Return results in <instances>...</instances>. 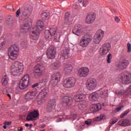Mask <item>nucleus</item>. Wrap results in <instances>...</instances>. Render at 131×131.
Masks as SVG:
<instances>
[{"label": "nucleus", "instance_id": "1", "mask_svg": "<svg viewBox=\"0 0 131 131\" xmlns=\"http://www.w3.org/2000/svg\"><path fill=\"white\" fill-rule=\"evenodd\" d=\"M32 11V7L28 4H26L21 6V8H19L18 10L16 11V17H17V18L20 17L21 20H26V19H28V18L31 16Z\"/></svg>", "mask_w": 131, "mask_h": 131}, {"label": "nucleus", "instance_id": "2", "mask_svg": "<svg viewBox=\"0 0 131 131\" xmlns=\"http://www.w3.org/2000/svg\"><path fill=\"white\" fill-rule=\"evenodd\" d=\"M45 28V24L41 20L37 21L36 26L33 28L31 32L30 38L32 40H37L39 37L40 31H41Z\"/></svg>", "mask_w": 131, "mask_h": 131}, {"label": "nucleus", "instance_id": "3", "mask_svg": "<svg viewBox=\"0 0 131 131\" xmlns=\"http://www.w3.org/2000/svg\"><path fill=\"white\" fill-rule=\"evenodd\" d=\"M34 75L35 78H39L42 76V74L45 73L46 69L43 65L38 63L34 67L33 69Z\"/></svg>", "mask_w": 131, "mask_h": 131}, {"label": "nucleus", "instance_id": "4", "mask_svg": "<svg viewBox=\"0 0 131 131\" xmlns=\"http://www.w3.org/2000/svg\"><path fill=\"white\" fill-rule=\"evenodd\" d=\"M19 52V47L17 45H12L8 50V55L11 60H16L18 55L17 52Z\"/></svg>", "mask_w": 131, "mask_h": 131}, {"label": "nucleus", "instance_id": "5", "mask_svg": "<svg viewBox=\"0 0 131 131\" xmlns=\"http://www.w3.org/2000/svg\"><path fill=\"white\" fill-rule=\"evenodd\" d=\"M29 75H25L24 77L20 80L19 83V88L20 90H24L30 85V82H29Z\"/></svg>", "mask_w": 131, "mask_h": 131}, {"label": "nucleus", "instance_id": "6", "mask_svg": "<svg viewBox=\"0 0 131 131\" xmlns=\"http://www.w3.org/2000/svg\"><path fill=\"white\" fill-rule=\"evenodd\" d=\"M120 81L122 82L123 84H128L131 83V74L125 71L121 74Z\"/></svg>", "mask_w": 131, "mask_h": 131}, {"label": "nucleus", "instance_id": "7", "mask_svg": "<svg viewBox=\"0 0 131 131\" xmlns=\"http://www.w3.org/2000/svg\"><path fill=\"white\" fill-rule=\"evenodd\" d=\"M61 104L63 107H70L73 104V98L71 96H63L61 100Z\"/></svg>", "mask_w": 131, "mask_h": 131}, {"label": "nucleus", "instance_id": "8", "mask_svg": "<svg viewBox=\"0 0 131 131\" xmlns=\"http://www.w3.org/2000/svg\"><path fill=\"white\" fill-rule=\"evenodd\" d=\"M92 39L93 37H92V35L89 34H86L82 37L80 42V46L85 48V47H87L89 45V43L92 41Z\"/></svg>", "mask_w": 131, "mask_h": 131}, {"label": "nucleus", "instance_id": "9", "mask_svg": "<svg viewBox=\"0 0 131 131\" xmlns=\"http://www.w3.org/2000/svg\"><path fill=\"white\" fill-rule=\"evenodd\" d=\"M128 64H129L128 60H126L124 56H122L120 58V61L119 63H117L116 66L117 67V68H118L119 70H124V69H125V68L128 66Z\"/></svg>", "mask_w": 131, "mask_h": 131}, {"label": "nucleus", "instance_id": "10", "mask_svg": "<svg viewBox=\"0 0 131 131\" xmlns=\"http://www.w3.org/2000/svg\"><path fill=\"white\" fill-rule=\"evenodd\" d=\"M76 83V79L73 77H69L66 78L63 82V85L64 88L70 89V88H73Z\"/></svg>", "mask_w": 131, "mask_h": 131}, {"label": "nucleus", "instance_id": "11", "mask_svg": "<svg viewBox=\"0 0 131 131\" xmlns=\"http://www.w3.org/2000/svg\"><path fill=\"white\" fill-rule=\"evenodd\" d=\"M11 72L12 75H17V74H21L23 72V67L17 64H12L11 69Z\"/></svg>", "mask_w": 131, "mask_h": 131}, {"label": "nucleus", "instance_id": "12", "mask_svg": "<svg viewBox=\"0 0 131 131\" xmlns=\"http://www.w3.org/2000/svg\"><path fill=\"white\" fill-rule=\"evenodd\" d=\"M60 78H61V74L59 72L55 73L51 76L50 84L53 86H56L60 81Z\"/></svg>", "mask_w": 131, "mask_h": 131}, {"label": "nucleus", "instance_id": "13", "mask_svg": "<svg viewBox=\"0 0 131 131\" xmlns=\"http://www.w3.org/2000/svg\"><path fill=\"white\" fill-rule=\"evenodd\" d=\"M103 37L104 31L101 29L98 30L94 37V42L95 43H99Z\"/></svg>", "mask_w": 131, "mask_h": 131}, {"label": "nucleus", "instance_id": "14", "mask_svg": "<svg viewBox=\"0 0 131 131\" xmlns=\"http://www.w3.org/2000/svg\"><path fill=\"white\" fill-rule=\"evenodd\" d=\"M49 30L50 33L52 36L54 37V41L59 42H60V37H61V34L60 33L57 32V29L52 28Z\"/></svg>", "mask_w": 131, "mask_h": 131}, {"label": "nucleus", "instance_id": "15", "mask_svg": "<svg viewBox=\"0 0 131 131\" xmlns=\"http://www.w3.org/2000/svg\"><path fill=\"white\" fill-rule=\"evenodd\" d=\"M36 95H37V90L28 92L25 95V100H26V101H31V100H33V99H34Z\"/></svg>", "mask_w": 131, "mask_h": 131}, {"label": "nucleus", "instance_id": "16", "mask_svg": "<svg viewBox=\"0 0 131 131\" xmlns=\"http://www.w3.org/2000/svg\"><path fill=\"white\" fill-rule=\"evenodd\" d=\"M89 91H94L97 88V80L95 78H90L88 80V83L86 85Z\"/></svg>", "mask_w": 131, "mask_h": 131}, {"label": "nucleus", "instance_id": "17", "mask_svg": "<svg viewBox=\"0 0 131 131\" xmlns=\"http://www.w3.org/2000/svg\"><path fill=\"white\" fill-rule=\"evenodd\" d=\"M46 55L49 59H55L56 50L52 46L49 47L47 51Z\"/></svg>", "mask_w": 131, "mask_h": 131}, {"label": "nucleus", "instance_id": "18", "mask_svg": "<svg viewBox=\"0 0 131 131\" xmlns=\"http://www.w3.org/2000/svg\"><path fill=\"white\" fill-rule=\"evenodd\" d=\"M101 49V55L103 56L104 55H106L108 54L109 52V51L111 50V44L110 43H106L103 44L101 48H100Z\"/></svg>", "mask_w": 131, "mask_h": 131}, {"label": "nucleus", "instance_id": "19", "mask_svg": "<svg viewBox=\"0 0 131 131\" xmlns=\"http://www.w3.org/2000/svg\"><path fill=\"white\" fill-rule=\"evenodd\" d=\"M39 116V114L38 111H34L33 112H30L27 116L26 118L27 121H31L34 119V118H37Z\"/></svg>", "mask_w": 131, "mask_h": 131}, {"label": "nucleus", "instance_id": "20", "mask_svg": "<svg viewBox=\"0 0 131 131\" xmlns=\"http://www.w3.org/2000/svg\"><path fill=\"white\" fill-rule=\"evenodd\" d=\"M56 107V100L55 99H51L46 107L47 112H51Z\"/></svg>", "mask_w": 131, "mask_h": 131}, {"label": "nucleus", "instance_id": "21", "mask_svg": "<svg viewBox=\"0 0 131 131\" xmlns=\"http://www.w3.org/2000/svg\"><path fill=\"white\" fill-rule=\"evenodd\" d=\"M31 28V25H30V23H24L20 27V32L22 33H26L28 32Z\"/></svg>", "mask_w": 131, "mask_h": 131}, {"label": "nucleus", "instance_id": "22", "mask_svg": "<svg viewBox=\"0 0 131 131\" xmlns=\"http://www.w3.org/2000/svg\"><path fill=\"white\" fill-rule=\"evenodd\" d=\"M89 72H90V70L89 68L85 67L79 69L78 74L80 77H86L88 76V75H89Z\"/></svg>", "mask_w": 131, "mask_h": 131}, {"label": "nucleus", "instance_id": "23", "mask_svg": "<svg viewBox=\"0 0 131 131\" xmlns=\"http://www.w3.org/2000/svg\"><path fill=\"white\" fill-rule=\"evenodd\" d=\"M72 21H73V17L70 15L69 12H67L64 15V24L67 25H70L72 24Z\"/></svg>", "mask_w": 131, "mask_h": 131}, {"label": "nucleus", "instance_id": "24", "mask_svg": "<svg viewBox=\"0 0 131 131\" xmlns=\"http://www.w3.org/2000/svg\"><path fill=\"white\" fill-rule=\"evenodd\" d=\"M82 29V26L80 24L76 25L73 29V33L79 36L80 35V33L81 32V29Z\"/></svg>", "mask_w": 131, "mask_h": 131}, {"label": "nucleus", "instance_id": "25", "mask_svg": "<svg viewBox=\"0 0 131 131\" xmlns=\"http://www.w3.org/2000/svg\"><path fill=\"white\" fill-rule=\"evenodd\" d=\"M96 17L94 13H89L88 14L85 21L87 24H92L95 21Z\"/></svg>", "mask_w": 131, "mask_h": 131}, {"label": "nucleus", "instance_id": "26", "mask_svg": "<svg viewBox=\"0 0 131 131\" xmlns=\"http://www.w3.org/2000/svg\"><path fill=\"white\" fill-rule=\"evenodd\" d=\"M116 95L121 96V95H130L131 94V85L126 90H121L120 91L117 90L116 91Z\"/></svg>", "mask_w": 131, "mask_h": 131}, {"label": "nucleus", "instance_id": "27", "mask_svg": "<svg viewBox=\"0 0 131 131\" xmlns=\"http://www.w3.org/2000/svg\"><path fill=\"white\" fill-rule=\"evenodd\" d=\"M85 98V95L84 94H77L74 97L75 102H82Z\"/></svg>", "mask_w": 131, "mask_h": 131}, {"label": "nucleus", "instance_id": "28", "mask_svg": "<svg viewBox=\"0 0 131 131\" xmlns=\"http://www.w3.org/2000/svg\"><path fill=\"white\" fill-rule=\"evenodd\" d=\"M118 123L120 126H128V125H130L131 123L129 120L125 119L119 121Z\"/></svg>", "mask_w": 131, "mask_h": 131}, {"label": "nucleus", "instance_id": "29", "mask_svg": "<svg viewBox=\"0 0 131 131\" xmlns=\"http://www.w3.org/2000/svg\"><path fill=\"white\" fill-rule=\"evenodd\" d=\"M61 55L64 59H68V58H70V50L68 48L63 50Z\"/></svg>", "mask_w": 131, "mask_h": 131}, {"label": "nucleus", "instance_id": "30", "mask_svg": "<svg viewBox=\"0 0 131 131\" xmlns=\"http://www.w3.org/2000/svg\"><path fill=\"white\" fill-rule=\"evenodd\" d=\"M99 98V95L96 92L92 93L89 96L90 101H97Z\"/></svg>", "mask_w": 131, "mask_h": 131}, {"label": "nucleus", "instance_id": "31", "mask_svg": "<svg viewBox=\"0 0 131 131\" xmlns=\"http://www.w3.org/2000/svg\"><path fill=\"white\" fill-rule=\"evenodd\" d=\"M100 105L94 104L91 105L90 111L91 112H97L100 109Z\"/></svg>", "mask_w": 131, "mask_h": 131}, {"label": "nucleus", "instance_id": "32", "mask_svg": "<svg viewBox=\"0 0 131 131\" xmlns=\"http://www.w3.org/2000/svg\"><path fill=\"white\" fill-rule=\"evenodd\" d=\"M100 97L102 99H105L108 97V90H102L99 94Z\"/></svg>", "mask_w": 131, "mask_h": 131}, {"label": "nucleus", "instance_id": "33", "mask_svg": "<svg viewBox=\"0 0 131 131\" xmlns=\"http://www.w3.org/2000/svg\"><path fill=\"white\" fill-rule=\"evenodd\" d=\"M1 82L2 83V85L4 86H6L8 84V83L9 82V77H8V76L5 75L3 78L1 80Z\"/></svg>", "mask_w": 131, "mask_h": 131}, {"label": "nucleus", "instance_id": "34", "mask_svg": "<svg viewBox=\"0 0 131 131\" xmlns=\"http://www.w3.org/2000/svg\"><path fill=\"white\" fill-rule=\"evenodd\" d=\"M72 69H73L72 66L71 65H68L65 67L64 71L67 74H70V73L72 72Z\"/></svg>", "mask_w": 131, "mask_h": 131}, {"label": "nucleus", "instance_id": "35", "mask_svg": "<svg viewBox=\"0 0 131 131\" xmlns=\"http://www.w3.org/2000/svg\"><path fill=\"white\" fill-rule=\"evenodd\" d=\"M61 66V63L59 61H56L55 62L52 63L51 64V67L54 69V70H56L58 69V68H60V67Z\"/></svg>", "mask_w": 131, "mask_h": 131}, {"label": "nucleus", "instance_id": "36", "mask_svg": "<svg viewBox=\"0 0 131 131\" xmlns=\"http://www.w3.org/2000/svg\"><path fill=\"white\" fill-rule=\"evenodd\" d=\"M47 84V82L45 81V80H43L41 81L40 83H36L35 84H34L32 86V88H36V86H38V85H40L42 87L45 86Z\"/></svg>", "mask_w": 131, "mask_h": 131}, {"label": "nucleus", "instance_id": "37", "mask_svg": "<svg viewBox=\"0 0 131 131\" xmlns=\"http://www.w3.org/2000/svg\"><path fill=\"white\" fill-rule=\"evenodd\" d=\"M45 36L46 39H50L52 38V36H53L51 35L49 30H45Z\"/></svg>", "mask_w": 131, "mask_h": 131}, {"label": "nucleus", "instance_id": "38", "mask_svg": "<svg viewBox=\"0 0 131 131\" xmlns=\"http://www.w3.org/2000/svg\"><path fill=\"white\" fill-rule=\"evenodd\" d=\"M49 16H50V13L49 12L42 13L40 15V17L42 20H46Z\"/></svg>", "mask_w": 131, "mask_h": 131}, {"label": "nucleus", "instance_id": "39", "mask_svg": "<svg viewBox=\"0 0 131 131\" xmlns=\"http://www.w3.org/2000/svg\"><path fill=\"white\" fill-rule=\"evenodd\" d=\"M5 45H6V39H5V38H0V50L4 48Z\"/></svg>", "mask_w": 131, "mask_h": 131}, {"label": "nucleus", "instance_id": "40", "mask_svg": "<svg viewBox=\"0 0 131 131\" xmlns=\"http://www.w3.org/2000/svg\"><path fill=\"white\" fill-rule=\"evenodd\" d=\"M105 118H106L105 115H101L99 117H98L95 119V121H101V120H103V119H105Z\"/></svg>", "mask_w": 131, "mask_h": 131}, {"label": "nucleus", "instance_id": "41", "mask_svg": "<svg viewBox=\"0 0 131 131\" xmlns=\"http://www.w3.org/2000/svg\"><path fill=\"white\" fill-rule=\"evenodd\" d=\"M46 96L45 94H43V93L40 92L39 94L37 95V98L38 100H42V99H45L46 98Z\"/></svg>", "mask_w": 131, "mask_h": 131}, {"label": "nucleus", "instance_id": "42", "mask_svg": "<svg viewBox=\"0 0 131 131\" xmlns=\"http://www.w3.org/2000/svg\"><path fill=\"white\" fill-rule=\"evenodd\" d=\"M6 22L7 24H13V18L11 16L7 18L6 20Z\"/></svg>", "mask_w": 131, "mask_h": 131}, {"label": "nucleus", "instance_id": "43", "mask_svg": "<svg viewBox=\"0 0 131 131\" xmlns=\"http://www.w3.org/2000/svg\"><path fill=\"white\" fill-rule=\"evenodd\" d=\"M112 59V54L111 53H109L107 55V63L110 64L111 63V60Z\"/></svg>", "mask_w": 131, "mask_h": 131}, {"label": "nucleus", "instance_id": "44", "mask_svg": "<svg viewBox=\"0 0 131 131\" xmlns=\"http://www.w3.org/2000/svg\"><path fill=\"white\" fill-rule=\"evenodd\" d=\"M129 112V110H127L126 111H125L123 114H122L120 115V118H123V117H125V116H126V115L128 114Z\"/></svg>", "mask_w": 131, "mask_h": 131}, {"label": "nucleus", "instance_id": "45", "mask_svg": "<svg viewBox=\"0 0 131 131\" xmlns=\"http://www.w3.org/2000/svg\"><path fill=\"white\" fill-rule=\"evenodd\" d=\"M48 92H49V90H48V89L44 88L43 89L41 90L40 92L43 95H45V96H47Z\"/></svg>", "mask_w": 131, "mask_h": 131}, {"label": "nucleus", "instance_id": "46", "mask_svg": "<svg viewBox=\"0 0 131 131\" xmlns=\"http://www.w3.org/2000/svg\"><path fill=\"white\" fill-rule=\"evenodd\" d=\"M127 53H131V45L130 43H127Z\"/></svg>", "mask_w": 131, "mask_h": 131}, {"label": "nucleus", "instance_id": "47", "mask_svg": "<svg viewBox=\"0 0 131 131\" xmlns=\"http://www.w3.org/2000/svg\"><path fill=\"white\" fill-rule=\"evenodd\" d=\"M121 108H123V105L117 107V108L115 110V112H119V111L121 110Z\"/></svg>", "mask_w": 131, "mask_h": 131}, {"label": "nucleus", "instance_id": "48", "mask_svg": "<svg viewBox=\"0 0 131 131\" xmlns=\"http://www.w3.org/2000/svg\"><path fill=\"white\" fill-rule=\"evenodd\" d=\"M115 21H116L117 23H118L119 22H120V19L117 16H115Z\"/></svg>", "mask_w": 131, "mask_h": 131}, {"label": "nucleus", "instance_id": "49", "mask_svg": "<svg viewBox=\"0 0 131 131\" xmlns=\"http://www.w3.org/2000/svg\"><path fill=\"white\" fill-rule=\"evenodd\" d=\"M117 120H118L111 121V125H113V124L116 123V122H117Z\"/></svg>", "mask_w": 131, "mask_h": 131}, {"label": "nucleus", "instance_id": "50", "mask_svg": "<svg viewBox=\"0 0 131 131\" xmlns=\"http://www.w3.org/2000/svg\"><path fill=\"white\" fill-rule=\"evenodd\" d=\"M4 124H6V125H11L12 124V122L11 121L5 122H4Z\"/></svg>", "mask_w": 131, "mask_h": 131}, {"label": "nucleus", "instance_id": "51", "mask_svg": "<svg viewBox=\"0 0 131 131\" xmlns=\"http://www.w3.org/2000/svg\"><path fill=\"white\" fill-rule=\"evenodd\" d=\"M85 124H87V125H91V124H92V122H91V121H85Z\"/></svg>", "mask_w": 131, "mask_h": 131}, {"label": "nucleus", "instance_id": "52", "mask_svg": "<svg viewBox=\"0 0 131 131\" xmlns=\"http://www.w3.org/2000/svg\"><path fill=\"white\" fill-rule=\"evenodd\" d=\"M86 1H83L82 2V5L83 6V7H86Z\"/></svg>", "mask_w": 131, "mask_h": 131}, {"label": "nucleus", "instance_id": "53", "mask_svg": "<svg viewBox=\"0 0 131 131\" xmlns=\"http://www.w3.org/2000/svg\"><path fill=\"white\" fill-rule=\"evenodd\" d=\"M7 95L8 96V97H9V98L11 99V94L7 93Z\"/></svg>", "mask_w": 131, "mask_h": 131}, {"label": "nucleus", "instance_id": "54", "mask_svg": "<svg viewBox=\"0 0 131 131\" xmlns=\"http://www.w3.org/2000/svg\"><path fill=\"white\" fill-rule=\"evenodd\" d=\"M78 108H79V109H81V108H82L81 104H80L78 105Z\"/></svg>", "mask_w": 131, "mask_h": 131}, {"label": "nucleus", "instance_id": "55", "mask_svg": "<svg viewBox=\"0 0 131 131\" xmlns=\"http://www.w3.org/2000/svg\"><path fill=\"white\" fill-rule=\"evenodd\" d=\"M4 128L5 129H7V125L6 124H4Z\"/></svg>", "mask_w": 131, "mask_h": 131}, {"label": "nucleus", "instance_id": "56", "mask_svg": "<svg viewBox=\"0 0 131 131\" xmlns=\"http://www.w3.org/2000/svg\"><path fill=\"white\" fill-rule=\"evenodd\" d=\"M25 126H26L27 127H28V126H29V124L26 123V124H25Z\"/></svg>", "mask_w": 131, "mask_h": 131}, {"label": "nucleus", "instance_id": "57", "mask_svg": "<svg viewBox=\"0 0 131 131\" xmlns=\"http://www.w3.org/2000/svg\"><path fill=\"white\" fill-rule=\"evenodd\" d=\"M1 30H2V26H0V35L2 33V32H1Z\"/></svg>", "mask_w": 131, "mask_h": 131}, {"label": "nucleus", "instance_id": "58", "mask_svg": "<svg viewBox=\"0 0 131 131\" xmlns=\"http://www.w3.org/2000/svg\"><path fill=\"white\" fill-rule=\"evenodd\" d=\"M78 2H79V3H82V0H78Z\"/></svg>", "mask_w": 131, "mask_h": 131}, {"label": "nucleus", "instance_id": "59", "mask_svg": "<svg viewBox=\"0 0 131 131\" xmlns=\"http://www.w3.org/2000/svg\"><path fill=\"white\" fill-rule=\"evenodd\" d=\"M30 127H31L32 126V124H30Z\"/></svg>", "mask_w": 131, "mask_h": 131}, {"label": "nucleus", "instance_id": "60", "mask_svg": "<svg viewBox=\"0 0 131 131\" xmlns=\"http://www.w3.org/2000/svg\"><path fill=\"white\" fill-rule=\"evenodd\" d=\"M45 126H45V125H44V126H42V128H43Z\"/></svg>", "mask_w": 131, "mask_h": 131}, {"label": "nucleus", "instance_id": "61", "mask_svg": "<svg viewBox=\"0 0 131 131\" xmlns=\"http://www.w3.org/2000/svg\"><path fill=\"white\" fill-rule=\"evenodd\" d=\"M59 121H62V120L61 119H60V120L58 121V122H59Z\"/></svg>", "mask_w": 131, "mask_h": 131}, {"label": "nucleus", "instance_id": "62", "mask_svg": "<svg viewBox=\"0 0 131 131\" xmlns=\"http://www.w3.org/2000/svg\"><path fill=\"white\" fill-rule=\"evenodd\" d=\"M6 91V89H4L3 92H5Z\"/></svg>", "mask_w": 131, "mask_h": 131}, {"label": "nucleus", "instance_id": "63", "mask_svg": "<svg viewBox=\"0 0 131 131\" xmlns=\"http://www.w3.org/2000/svg\"><path fill=\"white\" fill-rule=\"evenodd\" d=\"M74 116L76 117V115H74Z\"/></svg>", "mask_w": 131, "mask_h": 131}, {"label": "nucleus", "instance_id": "64", "mask_svg": "<svg viewBox=\"0 0 131 131\" xmlns=\"http://www.w3.org/2000/svg\"><path fill=\"white\" fill-rule=\"evenodd\" d=\"M41 131H45V129H43V130H41Z\"/></svg>", "mask_w": 131, "mask_h": 131}]
</instances>
